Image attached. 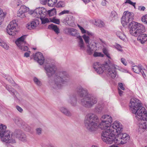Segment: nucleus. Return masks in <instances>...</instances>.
<instances>
[{
  "label": "nucleus",
  "mask_w": 147,
  "mask_h": 147,
  "mask_svg": "<svg viewBox=\"0 0 147 147\" xmlns=\"http://www.w3.org/2000/svg\"><path fill=\"white\" fill-rule=\"evenodd\" d=\"M100 120L101 122L98 124L99 120L97 116L94 113H90L85 117L84 125L90 131H94L98 128L104 129L101 134V138L104 142L121 132L123 126L119 121H116L111 125L113 119L111 116L104 115L101 116Z\"/></svg>",
  "instance_id": "1"
},
{
  "label": "nucleus",
  "mask_w": 147,
  "mask_h": 147,
  "mask_svg": "<svg viewBox=\"0 0 147 147\" xmlns=\"http://www.w3.org/2000/svg\"><path fill=\"white\" fill-rule=\"evenodd\" d=\"M76 91L79 96L82 98L80 100L81 104L85 108H91L97 103V98L93 95L88 94V90L81 86L77 87Z\"/></svg>",
  "instance_id": "2"
},
{
  "label": "nucleus",
  "mask_w": 147,
  "mask_h": 147,
  "mask_svg": "<svg viewBox=\"0 0 147 147\" xmlns=\"http://www.w3.org/2000/svg\"><path fill=\"white\" fill-rule=\"evenodd\" d=\"M129 32L135 36H138L137 40L142 44L147 41V34H143L145 31L144 26L142 24L133 22L129 25Z\"/></svg>",
  "instance_id": "3"
},
{
  "label": "nucleus",
  "mask_w": 147,
  "mask_h": 147,
  "mask_svg": "<svg viewBox=\"0 0 147 147\" xmlns=\"http://www.w3.org/2000/svg\"><path fill=\"white\" fill-rule=\"evenodd\" d=\"M70 78L69 75L66 71H58L55 75L53 82L51 85L55 89H59L69 82Z\"/></svg>",
  "instance_id": "4"
},
{
  "label": "nucleus",
  "mask_w": 147,
  "mask_h": 147,
  "mask_svg": "<svg viewBox=\"0 0 147 147\" xmlns=\"http://www.w3.org/2000/svg\"><path fill=\"white\" fill-rule=\"evenodd\" d=\"M6 126L0 123V138L1 140L6 143L13 144L16 142L12 133L9 130H6Z\"/></svg>",
  "instance_id": "5"
},
{
  "label": "nucleus",
  "mask_w": 147,
  "mask_h": 147,
  "mask_svg": "<svg viewBox=\"0 0 147 147\" xmlns=\"http://www.w3.org/2000/svg\"><path fill=\"white\" fill-rule=\"evenodd\" d=\"M117 137L115 136L112 137L111 138L105 142L107 144H111L115 143L117 145L120 144H123L126 143L129 140V137L128 135L126 134H121L117 133Z\"/></svg>",
  "instance_id": "6"
},
{
  "label": "nucleus",
  "mask_w": 147,
  "mask_h": 147,
  "mask_svg": "<svg viewBox=\"0 0 147 147\" xmlns=\"http://www.w3.org/2000/svg\"><path fill=\"white\" fill-rule=\"evenodd\" d=\"M47 12L45 8L43 7H39L36 9L32 13V14L33 16L40 18L42 21V24H45L50 22L48 18H45Z\"/></svg>",
  "instance_id": "7"
},
{
  "label": "nucleus",
  "mask_w": 147,
  "mask_h": 147,
  "mask_svg": "<svg viewBox=\"0 0 147 147\" xmlns=\"http://www.w3.org/2000/svg\"><path fill=\"white\" fill-rule=\"evenodd\" d=\"M94 35L93 33L92 36H89L87 34H84L82 36V38L86 44L87 48L86 52L89 55H91L93 53L94 48L96 47L95 43L94 41H91L90 43V38L91 37H94Z\"/></svg>",
  "instance_id": "8"
},
{
  "label": "nucleus",
  "mask_w": 147,
  "mask_h": 147,
  "mask_svg": "<svg viewBox=\"0 0 147 147\" xmlns=\"http://www.w3.org/2000/svg\"><path fill=\"white\" fill-rule=\"evenodd\" d=\"M134 14L132 12H129L127 11H125L123 13V16L121 18V23L124 27H125L128 24L131 22L129 24L128 27L129 28V24L132 22L134 19Z\"/></svg>",
  "instance_id": "9"
},
{
  "label": "nucleus",
  "mask_w": 147,
  "mask_h": 147,
  "mask_svg": "<svg viewBox=\"0 0 147 147\" xmlns=\"http://www.w3.org/2000/svg\"><path fill=\"white\" fill-rule=\"evenodd\" d=\"M26 35H24L18 38L16 41L15 43L19 48L22 51H27L29 53L30 51H28V48L27 46L25 45L26 42L25 40Z\"/></svg>",
  "instance_id": "10"
},
{
  "label": "nucleus",
  "mask_w": 147,
  "mask_h": 147,
  "mask_svg": "<svg viewBox=\"0 0 147 147\" xmlns=\"http://www.w3.org/2000/svg\"><path fill=\"white\" fill-rule=\"evenodd\" d=\"M107 68L106 69L105 73L108 76L113 78H115L117 75L116 67L117 66L113 64H107Z\"/></svg>",
  "instance_id": "11"
},
{
  "label": "nucleus",
  "mask_w": 147,
  "mask_h": 147,
  "mask_svg": "<svg viewBox=\"0 0 147 147\" xmlns=\"http://www.w3.org/2000/svg\"><path fill=\"white\" fill-rule=\"evenodd\" d=\"M45 73L48 77H50L55 74L57 70L55 65L52 63H47L44 67Z\"/></svg>",
  "instance_id": "12"
},
{
  "label": "nucleus",
  "mask_w": 147,
  "mask_h": 147,
  "mask_svg": "<svg viewBox=\"0 0 147 147\" xmlns=\"http://www.w3.org/2000/svg\"><path fill=\"white\" fill-rule=\"evenodd\" d=\"M17 24L15 21L10 22L7 26L6 28L7 33L10 35L14 36L16 34V28Z\"/></svg>",
  "instance_id": "13"
},
{
  "label": "nucleus",
  "mask_w": 147,
  "mask_h": 147,
  "mask_svg": "<svg viewBox=\"0 0 147 147\" xmlns=\"http://www.w3.org/2000/svg\"><path fill=\"white\" fill-rule=\"evenodd\" d=\"M107 63L105 64H99V62H95L94 63L93 68L95 71L99 74H101L104 72L105 73Z\"/></svg>",
  "instance_id": "14"
},
{
  "label": "nucleus",
  "mask_w": 147,
  "mask_h": 147,
  "mask_svg": "<svg viewBox=\"0 0 147 147\" xmlns=\"http://www.w3.org/2000/svg\"><path fill=\"white\" fill-rule=\"evenodd\" d=\"M142 65L141 64H139L138 66L135 65L133 67L132 69L137 74H139L140 72L144 77L145 76V73L147 72V66H146V69H144L142 68Z\"/></svg>",
  "instance_id": "15"
},
{
  "label": "nucleus",
  "mask_w": 147,
  "mask_h": 147,
  "mask_svg": "<svg viewBox=\"0 0 147 147\" xmlns=\"http://www.w3.org/2000/svg\"><path fill=\"white\" fill-rule=\"evenodd\" d=\"M34 60L37 62L40 65H42L45 62V58L42 53L38 52L34 56Z\"/></svg>",
  "instance_id": "16"
},
{
  "label": "nucleus",
  "mask_w": 147,
  "mask_h": 147,
  "mask_svg": "<svg viewBox=\"0 0 147 147\" xmlns=\"http://www.w3.org/2000/svg\"><path fill=\"white\" fill-rule=\"evenodd\" d=\"M29 11V8L24 5H22L18 11L17 16L18 17L23 18L26 17L25 13Z\"/></svg>",
  "instance_id": "17"
},
{
  "label": "nucleus",
  "mask_w": 147,
  "mask_h": 147,
  "mask_svg": "<svg viewBox=\"0 0 147 147\" xmlns=\"http://www.w3.org/2000/svg\"><path fill=\"white\" fill-rule=\"evenodd\" d=\"M64 31L65 34L77 37V38L78 36H80L79 34L77 32V30L73 28H66L64 29Z\"/></svg>",
  "instance_id": "18"
},
{
  "label": "nucleus",
  "mask_w": 147,
  "mask_h": 147,
  "mask_svg": "<svg viewBox=\"0 0 147 147\" xmlns=\"http://www.w3.org/2000/svg\"><path fill=\"white\" fill-rule=\"evenodd\" d=\"M77 100L76 95L75 94H72L69 96L67 101L72 106L75 107L77 105Z\"/></svg>",
  "instance_id": "19"
},
{
  "label": "nucleus",
  "mask_w": 147,
  "mask_h": 147,
  "mask_svg": "<svg viewBox=\"0 0 147 147\" xmlns=\"http://www.w3.org/2000/svg\"><path fill=\"white\" fill-rule=\"evenodd\" d=\"M40 24V22L37 18H35L31 22L28 23L26 27L30 30L34 29Z\"/></svg>",
  "instance_id": "20"
},
{
  "label": "nucleus",
  "mask_w": 147,
  "mask_h": 147,
  "mask_svg": "<svg viewBox=\"0 0 147 147\" xmlns=\"http://www.w3.org/2000/svg\"><path fill=\"white\" fill-rule=\"evenodd\" d=\"M59 111L63 114L68 117H71L72 114L66 107L62 106L59 108Z\"/></svg>",
  "instance_id": "21"
},
{
  "label": "nucleus",
  "mask_w": 147,
  "mask_h": 147,
  "mask_svg": "<svg viewBox=\"0 0 147 147\" xmlns=\"http://www.w3.org/2000/svg\"><path fill=\"white\" fill-rule=\"evenodd\" d=\"M78 46L80 47V49L82 51H85V46L82 36H78Z\"/></svg>",
  "instance_id": "22"
},
{
  "label": "nucleus",
  "mask_w": 147,
  "mask_h": 147,
  "mask_svg": "<svg viewBox=\"0 0 147 147\" xmlns=\"http://www.w3.org/2000/svg\"><path fill=\"white\" fill-rule=\"evenodd\" d=\"M116 34L117 36L119 37L121 39L125 41L127 40V38L125 34L122 33L119 31H117L116 33Z\"/></svg>",
  "instance_id": "23"
},
{
  "label": "nucleus",
  "mask_w": 147,
  "mask_h": 147,
  "mask_svg": "<svg viewBox=\"0 0 147 147\" xmlns=\"http://www.w3.org/2000/svg\"><path fill=\"white\" fill-rule=\"evenodd\" d=\"M48 28L49 29H52L53 30L55 33L58 34L59 33V28L57 27V26L52 24L48 26Z\"/></svg>",
  "instance_id": "24"
},
{
  "label": "nucleus",
  "mask_w": 147,
  "mask_h": 147,
  "mask_svg": "<svg viewBox=\"0 0 147 147\" xmlns=\"http://www.w3.org/2000/svg\"><path fill=\"white\" fill-rule=\"evenodd\" d=\"M78 26L80 29L82 34H88L89 36H92L93 35V33L87 31L84 29L82 27L80 26L78 24Z\"/></svg>",
  "instance_id": "25"
},
{
  "label": "nucleus",
  "mask_w": 147,
  "mask_h": 147,
  "mask_svg": "<svg viewBox=\"0 0 147 147\" xmlns=\"http://www.w3.org/2000/svg\"><path fill=\"white\" fill-rule=\"evenodd\" d=\"M103 108V106L101 105L98 104L95 108V111L97 113H100L102 111Z\"/></svg>",
  "instance_id": "26"
},
{
  "label": "nucleus",
  "mask_w": 147,
  "mask_h": 147,
  "mask_svg": "<svg viewBox=\"0 0 147 147\" xmlns=\"http://www.w3.org/2000/svg\"><path fill=\"white\" fill-rule=\"evenodd\" d=\"M0 46L6 50H8L9 48V46L5 41L0 38Z\"/></svg>",
  "instance_id": "27"
},
{
  "label": "nucleus",
  "mask_w": 147,
  "mask_h": 147,
  "mask_svg": "<svg viewBox=\"0 0 147 147\" xmlns=\"http://www.w3.org/2000/svg\"><path fill=\"white\" fill-rule=\"evenodd\" d=\"M118 18V15L117 12L114 11H111L110 16V19L113 20Z\"/></svg>",
  "instance_id": "28"
},
{
  "label": "nucleus",
  "mask_w": 147,
  "mask_h": 147,
  "mask_svg": "<svg viewBox=\"0 0 147 147\" xmlns=\"http://www.w3.org/2000/svg\"><path fill=\"white\" fill-rule=\"evenodd\" d=\"M23 133L21 131L18 130L16 131L13 134V135L14 138L16 137L19 139ZM14 138L15 139V138Z\"/></svg>",
  "instance_id": "29"
},
{
  "label": "nucleus",
  "mask_w": 147,
  "mask_h": 147,
  "mask_svg": "<svg viewBox=\"0 0 147 147\" xmlns=\"http://www.w3.org/2000/svg\"><path fill=\"white\" fill-rule=\"evenodd\" d=\"M6 88L7 90L9 92H12L13 95H15L17 93V92L10 86L7 85L6 86Z\"/></svg>",
  "instance_id": "30"
},
{
  "label": "nucleus",
  "mask_w": 147,
  "mask_h": 147,
  "mask_svg": "<svg viewBox=\"0 0 147 147\" xmlns=\"http://www.w3.org/2000/svg\"><path fill=\"white\" fill-rule=\"evenodd\" d=\"M103 48L102 49V52L103 53L106 55L107 57L111 59L110 54L108 52V49L105 47L104 46H103Z\"/></svg>",
  "instance_id": "31"
},
{
  "label": "nucleus",
  "mask_w": 147,
  "mask_h": 147,
  "mask_svg": "<svg viewBox=\"0 0 147 147\" xmlns=\"http://www.w3.org/2000/svg\"><path fill=\"white\" fill-rule=\"evenodd\" d=\"M33 80L35 84L37 86H41L42 84L40 80L38 79L36 77L34 78Z\"/></svg>",
  "instance_id": "32"
},
{
  "label": "nucleus",
  "mask_w": 147,
  "mask_h": 147,
  "mask_svg": "<svg viewBox=\"0 0 147 147\" xmlns=\"http://www.w3.org/2000/svg\"><path fill=\"white\" fill-rule=\"evenodd\" d=\"M47 12L50 16H51L54 15H55L56 14V10L55 8L48 11Z\"/></svg>",
  "instance_id": "33"
},
{
  "label": "nucleus",
  "mask_w": 147,
  "mask_h": 147,
  "mask_svg": "<svg viewBox=\"0 0 147 147\" xmlns=\"http://www.w3.org/2000/svg\"><path fill=\"white\" fill-rule=\"evenodd\" d=\"M95 23H96V25L100 27H102L104 26V23L103 22L100 20H97L95 21Z\"/></svg>",
  "instance_id": "34"
},
{
  "label": "nucleus",
  "mask_w": 147,
  "mask_h": 147,
  "mask_svg": "<svg viewBox=\"0 0 147 147\" xmlns=\"http://www.w3.org/2000/svg\"><path fill=\"white\" fill-rule=\"evenodd\" d=\"M5 15L2 10L0 9V25L3 21Z\"/></svg>",
  "instance_id": "35"
},
{
  "label": "nucleus",
  "mask_w": 147,
  "mask_h": 147,
  "mask_svg": "<svg viewBox=\"0 0 147 147\" xmlns=\"http://www.w3.org/2000/svg\"><path fill=\"white\" fill-rule=\"evenodd\" d=\"M57 2V0H48V5L50 7H52Z\"/></svg>",
  "instance_id": "36"
},
{
  "label": "nucleus",
  "mask_w": 147,
  "mask_h": 147,
  "mask_svg": "<svg viewBox=\"0 0 147 147\" xmlns=\"http://www.w3.org/2000/svg\"><path fill=\"white\" fill-rule=\"evenodd\" d=\"M13 120L14 122L17 125H20L21 124V120L18 117H16L13 119Z\"/></svg>",
  "instance_id": "37"
},
{
  "label": "nucleus",
  "mask_w": 147,
  "mask_h": 147,
  "mask_svg": "<svg viewBox=\"0 0 147 147\" xmlns=\"http://www.w3.org/2000/svg\"><path fill=\"white\" fill-rule=\"evenodd\" d=\"M93 55L94 57H103L104 56V55L102 53L97 52H95Z\"/></svg>",
  "instance_id": "38"
},
{
  "label": "nucleus",
  "mask_w": 147,
  "mask_h": 147,
  "mask_svg": "<svg viewBox=\"0 0 147 147\" xmlns=\"http://www.w3.org/2000/svg\"><path fill=\"white\" fill-rule=\"evenodd\" d=\"M141 20L143 23L147 24V14L143 16L142 17Z\"/></svg>",
  "instance_id": "39"
},
{
  "label": "nucleus",
  "mask_w": 147,
  "mask_h": 147,
  "mask_svg": "<svg viewBox=\"0 0 147 147\" xmlns=\"http://www.w3.org/2000/svg\"><path fill=\"white\" fill-rule=\"evenodd\" d=\"M51 21L57 24H59L60 23V20L58 19H56L55 18L50 19Z\"/></svg>",
  "instance_id": "40"
},
{
  "label": "nucleus",
  "mask_w": 147,
  "mask_h": 147,
  "mask_svg": "<svg viewBox=\"0 0 147 147\" xmlns=\"http://www.w3.org/2000/svg\"><path fill=\"white\" fill-rule=\"evenodd\" d=\"M19 140L23 142L26 141L27 140L26 136L24 133H23Z\"/></svg>",
  "instance_id": "41"
},
{
  "label": "nucleus",
  "mask_w": 147,
  "mask_h": 147,
  "mask_svg": "<svg viewBox=\"0 0 147 147\" xmlns=\"http://www.w3.org/2000/svg\"><path fill=\"white\" fill-rule=\"evenodd\" d=\"M35 130L36 134L39 135L41 134L42 129V128L39 127L36 128Z\"/></svg>",
  "instance_id": "42"
},
{
  "label": "nucleus",
  "mask_w": 147,
  "mask_h": 147,
  "mask_svg": "<svg viewBox=\"0 0 147 147\" xmlns=\"http://www.w3.org/2000/svg\"><path fill=\"white\" fill-rule=\"evenodd\" d=\"M23 128L25 130L28 132H30L31 130V127L29 125H25Z\"/></svg>",
  "instance_id": "43"
},
{
  "label": "nucleus",
  "mask_w": 147,
  "mask_h": 147,
  "mask_svg": "<svg viewBox=\"0 0 147 147\" xmlns=\"http://www.w3.org/2000/svg\"><path fill=\"white\" fill-rule=\"evenodd\" d=\"M115 48L118 51L121 52H122L123 50L121 46L118 44H116L115 46Z\"/></svg>",
  "instance_id": "44"
},
{
  "label": "nucleus",
  "mask_w": 147,
  "mask_h": 147,
  "mask_svg": "<svg viewBox=\"0 0 147 147\" xmlns=\"http://www.w3.org/2000/svg\"><path fill=\"white\" fill-rule=\"evenodd\" d=\"M57 6L59 7H64L65 6L64 3L63 1H59L57 3Z\"/></svg>",
  "instance_id": "45"
},
{
  "label": "nucleus",
  "mask_w": 147,
  "mask_h": 147,
  "mask_svg": "<svg viewBox=\"0 0 147 147\" xmlns=\"http://www.w3.org/2000/svg\"><path fill=\"white\" fill-rule=\"evenodd\" d=\"M125 3H128L129 4L133 6L135 8L136 3H134L132 2L130 0H126L125 2Z\"/></svg>",
  "instance_id": "46"
},
{
  "label": "nucleus",
  "mask_w": 147,
  "mask_h": 147,
  "mask_svg": "<svg viewBox=\"0 0 147 147\" xmlns=\"http://www.w3.org/2000/svg\"><path fill=\"white\" fill-rule=\"evenodd\" d=\"M69 10H64L59 13V15H61L64 14L69 13Z\"/></svg>",
  "instance_id": "47"
},
{
  "label": "nucleus",
  "mask_w": 147,
  "mask_h": 147,
  "mask_svg": "<svg viewBox=\"0 0 147 147\" xmlns=\"http://www.w3.org/2000/svg\"><path fill=\"white\" fill-rule=\"evenodd\" d=\"M16 109L19 111V112H20L21 113H22V112L23 111V109L20 106H19L18 105H16Z\"/></svg>",
  "instance_id": "48"
},
{
  "label": "nucleus",
  "mask_w": 147,
  "mask_h": 147,
  "mask_svg": "<svg viewBox=\"0 0 147 147\" xmlns=\"http://www.w3.org/2000/svg\"><path fill=\"white\" fill-rule=\"evenodd\" d=\"M138 9L140 11H144L145 9L146 8L145 7L143 6H139L138 7Z\"/></svg>",
  "instance_id": "49"
},
{
  "label": "nucleus",
  "mask_w": 147,
  "mask_h": 147,
  "mask_svg": "<svg viewBox=\"0 0 147 147\" xmlns=\"http://www.w3.org/2000/svg\"><path fill=\"white\" fill-rule=\"evenodd\" d=\"M2 76L3 77L5 78V79L8 81H9L10 80L9 79L10 78V77L8 75L5 74H3Z\"/></svg>",
  "instance_id": "50"
},
{
  "label": "nucleus",
  "mask_w": 147,
  "mask_h": 147,
  "mask_svg": "<svg viewBox=\"0 0 147 147\" xmlns=\"http://www.w3.org/2000/svg\"><path fill=\"white\" fill-rule=\"evenodd\" d=\"M119 86L120 89H121L122 90H125V88L123 87V84L121 83H119Z\"/></svg>",
  "instance_id": "51"
},
{
  "label": "nucleus",
  "mask_w": 147,
  "mask_h": 147,
  "mask_svg": "<svg viewBox=\"0 0 147 147\" xmlns=\"http://www.w3.org/2000/svg\"><path fill=\"white\" fill-rule=\"evenodd\" d=\"M121 62L125 66L127 65V63L126 62L124 58H122L121 59Z\"/></svg>",
  "instance_id": "52"
},
{
  "label": "nucleus",
  "mask_w": 147,
  "mask_h": 147,
  "mask_svg": "<svg viewBox=\"0 0 147 147\" xmlns=\"http://www.w3.org/2000/svg\"><path fill=\"white\" fill-rule=\"evenodd\" d=\"M47 1V0H40V3L42 4H46Z\"/></svg>",
  "instance_id": "53"
},
{
  "label": "nucleus",
  "mask_w": 147,
  "mask_h": 147,
  "mask_svg": "<svg viewBox=\"0 0 147 147\" xmlns=\"http://www.w3.org/2000/svg\"><path fill=\"white\" fill-rule=\"evenodd\" d=\"M118 92H119V95L120 96H122L123 94V91L121 90L119 88H118Z\"/></svg>",
  "instance_id": "54"
},
{
  "label": "nucleus",
  "mask_w": 147,
  "mask_h": 147,
  "mask_svg": "<svg viewBox=\"0 0 147 147\" xmlns=\"http://www.w3.org/2000/svg\"><path fill=\"white\" fill-rule=\"evenodd\" d=\"M30 56V53L28 52H26L24 54V56L26 57H28Z\"/></svg>",
  "instance_id": "55"
},
{
  "label": "nucleus",
  "mask_w": 147,
  "mask_h": 147,
  "mask_svg": "<svg viewBox=\"0 0 147 147\" xmlns=\"http://www.w3.org/2000/svg\"><path fill=\"white\" fill-rule=\"evenodd\" d=\"M102 5L103 6H105L106 5V1L105 0H103L102 1L101 3Z\"/></svg>",
  "instance_id": "56"
},
{
  "label": "nucleus",
  "mask_w": 147,
  "mask_h": 147,
  "mask_svg": "<svg viewBox=\"0 0 147 147\" xmlns=\"http://www.w3.org/2000/svg\"><path fill=\"white\" fill-rule=\"evenodd\" d=\"M100 41H101L102 42V43L105 44V41L101 39H100Z\"/></svg>",
  "instance_id": "57"
},
{
  "label": "nucleus",
  "mask_w": 147,
  "mask_h": 147,
  "mask_svg": "<svg viewBox=\"0 0 147 147\" xmlns=\"http://www.w3.org/2000/svg\"><path fill=\"white\" fill-rule=\"evenodd\" d=\"M89 1H90V0H85V1H84V2L85 3H88Z\"/></svg>",
  "instance_id": "58"
},
{
  "label": "nucleus",
  "mask_w": 147,
  "mask_h": 147,
  "mask_svg": "<svg viewBox=\"0 0 147 147\" xmlns=\"http://www.w3.org/2000/svg\"><path fill=\"white\" fill-rule=\"evenodd\" d=\"M7 147H13V146H12L11 145H7Z\"/></svg>",
  "instance_id": "59"
},
{
  "label": "nucleus",
  "mask_w": 147,
  "mask_h": 147,
  "mask_svg": "<svg viewBox=\"0 0 147 147\" xmlns=\"http://www.w3.org/2000/svg\"><path fill=\"white\" fill-rule=\"evenodd\" d=\"M91 147H98L97 146L95 145H93Z\"/></svg>",
  "instance_id": "60"
},
{
  "label": "nucleus",
  "mask_w": 147,
  "mask_h": 147,
  "mask_svg": "<svg viewBox=\"0 0 147 147\" xmlns=\"http://www.w3.org/2000/svg\"><path fill=\"white\" fill-rule=\"evenodd\" d=\"M50 147H54L53 145H50Z\"/></svg>",
  "instance_id": "61"
},
{
  "label": "nucleus",
  "mask_w": 147,
  "mask_h": 147,
  "mask_svg": "<svg viewBox=\"0 0 147 147\" xmlns=\"http://www.w3.org/2000/svg\"><path fill=\"white\" fill-rule=\"evenodd\" d=\"M33 49L34 50H35L36 49V48H33Z\"/></svg>",
  "instance_id": "62"
},
{
  "label": "nucleus",
  "mask_w": 147,
  "mask_h": 147,
  "mask_svg": "<svg viewBox=\"0 0 147 147\" xmlns=\"http://www.w3.org/2000/svg\"><path fill=\"white\" fill-rule=\"evenodd\" d=\"M142 147H147V145L145 146H143Z\"/></svg>",
  "instance_id": "63"
},
{
  "label": "nucleus",
  "mask_w": 147,
  "mask_h": 147,
  "mask_svg": "<svg viewBox=\"0 0 147 147\" xmlns=\"http://www.w3.org/2000/svg\"><path fill=\"white\" fill-rule=\"evenodd\" d=\"M84 2V1H85V0H82Z\"/></svg>",
  "instance_id": "64"
}]
</instances>
